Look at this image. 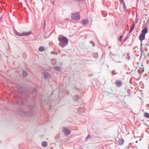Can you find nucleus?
Masks as SVG:
<instances>
[{
	"label": "nucleus",
	"mask_w": 149,
	"mask_h": 149,
	"mask_svg": "<svg viewBox=\"0 0 149 149\" xmlns=\"http://www.w3.org/2000/svg\"><path fill=\"white\" fill-rule=\"evenodd\" d=\"M114 70H113L112 71V73L113 74H117V73H115L114 72Z\"/></svg>",
	"instance_id": "4be33fe9"
},
{
	"label": "nucleus",
	"mask_w": 149,
	"mask_h": 149,
	"mask_svg": "<svg viewBox=\"0 0 149 149\" xmlns=\"http://www.w3.org/2000/svg\"><path fill=\"white\" fill-rule=\"evenodd\" d=\"M134 26H135V24H134L132 26V27L130 29V30L129 31V33H130L134 29Z\"/></svg>",
	"instance_id": "f3484780"
},
{
	"label": "nucleus",
	"mask_w": 149,
	"mask_h": 149,
	"mask_svg": "<svg viewBox=\"0 0 149 149\" xmlns=\"http://www.w3.org/2000/svg\"><path fill=\"white\" fill-rule=\"evenodd\" d=\"M122 38H123V37H122V35L120 36L119 37V40L121 41L122 40Z\"/></svg>",
	"instance_id": "aec40b11"
},
{
	"label": "nucleus",
	"mask_w": 149,
	"mask_h": 149,
	"mask_svg": "<svg viewBox=\"0 0 149 149\" xmlns=\"http://www.w3.org/2000/svg\"><path fill=\"white\" fill-rule=\"evenodd\" d=\"M144 116L146 118H149V114L147 113H144Z\"/></svg>",
	"instance_id": "2eb2a0df"
},
{
	"label": "nucleus",
	"mask_w": 149,
	"mask_h": 149,
	"mask_svg": "<svg viewBox=\"0 0 149 149\" xmlns=\"http://www.w3.org/2000/svg\"><path fill=\"white\" fill-rule=\"evenodd\" d=\"M2 19V18L1 17L0 18V22H1Z\"/></svg>",
	"instance_id": "b1692460"
},
{
	"label": "nucleus",
	"mask_w": 149,
	"mask_h": 149,
	"mask_svg": "<svg viewBox=\"0 0 149 149\" xmlns=\"http://www.w3.org/2000/svg\"><path fill=\"white\" fill-rule=\"evenodd\" d=\"M148 33V30L147 28H144L143 29L141 32V33L145 35L146 34Z\"/></svg>",
	"instance_id": "423d86ee"
},
{
	"label": "nucleus",
	"mask_w": 149,
	"mask_h": 149,
	"mask_svg": "<svg viewBox=\"0 0 149 149\" xmlns=\"http://www.w3.org/2000/svg\"><path fill=\"white\" fill-rule=\"evenodd\" d=\"M141 46H142V42H141Z\"/></svg>",
	"instance_id": "393cba45"
},
{
	"label": "nucleus",
	"mask_w": 149,
	"mask_h": 149,
	"mask_svg": "<svg viewBox=\"0 0 149 149\" xmlns=\"http://www.w3.org/2000/svg\"><path fill=\"white\" fill-rule=\"evenodd\" d=\"M136 22L137 23L138 22V20H136Z\"/></svg>",
	"instance_id": "a878e982"
},
{
	"label": "nucleus",
	"mask_w": 149,
	"mask_h": 149,
	"mask_svg": "<svg viewBox=\"0 0 149 149\" xmlns=\"http://www.w3.org/2000/svg\"><path fill=\"white\" fill-rule=\"evenodd\" d=\"M91 136L89 135H88L87 136L86 138L85 141H87L89 139H90Z\"/></svg>",
	"instance_id": "dca6fc26"
},
{
	"label": "nucleus",
	"mask_w": 149,
	"mask_h": 149,
	"mask_svg": "<svg viewBox=\"0 0 149 149\" xmlns=\"http://www.w3.org/2000/svg\"><path fill=\"white\" fill-rule=\"evenodd\" d=\"M126 58L128 60H129L130 59V56L129 55V54H127V56L126 57Z\"/></svg>",
	"instance_id": "6ab92c4d"
},
{
	"label": "nucleus",
	"mask_w": 149,
	"mask_h": 149,
	"mask_svg": "<svg viewBox=\"0 0 149 149\" xmlns=\"http://www.w3.org/2000/svg\"><path fill=\"white\" fill-rule=\"evenodd\" d=\"M115 84L117 87H120L122 85V82L121 81H116Z\"/></svg>",
	"instance_id": "0eeeda50"
},
{
	"label": "nucleus",
	"mask_w": 149,
	"mask_h": 149,
	"mask_svg": "<svg viewBox=\"0 0 149 149\" xmlns=\"http://www.w3.org/2000/svg\"><path fill=\"white\" fill-rule=\"evenodd\" d=\"M47 145V143L46 141H43L42 143V146L43 147H46Z\"/></svg>",
	"instance_id": "9b49d317"
},
{
	"label": "nucleus",
	"mask_w": 149,
	"mask_h": 149,
	"mask_svg": "<svg viewBox=\"0 0 149 149\" xmlns=\"http://www.w3.org/2000/svg\"><path fill=\"white\" fill-rule=\"evenodd\" d=\"M58 40L59 42V45L62 48L64 47L68 44V40L65 37H59Z\"/></svg>",
	"instance_id": "f257e3e1"
},
{
	"label": "nucleus",
	"mask_w": 149,
	"mask_h": 149,
	"mask_svg": "<svg viewBox=\"0 0 149 149\" xmlns=\"http://www.w3.org/2000/svg\"><path fill=\"white\" fill-rule=\"evenodd\" d=\"M145 35L141 33L139 36V40L140 41H142L145 39Z\"/></svg>",
	"instance_id": "39448f33"
},
{
	"label": "nucleus",
	"mask_w": 149,
	"mask_h": 149,
	"mask_svg": "<svg viewBox=\"0 0 149 149\" xmlns=\"http://www.w3.org/2000/svg\"><path fill=\"white\" fill-rule=\"evenodd\" d=\"M63 132L66 136H67L70 133V131L66 128H64L63 130Z\"/></svg>",
	"instance_id": "20e7f679"
},
{
	"label": "nucleus",
	"mask_w": 149,
	"mask_h": 149,
	"mask_svg": "<svg viewBox=\"0 0 149 149\" xmlns=\"http://www.w3.org/2000/svg\"><path fill=\"white\" fill-rule=\"evenodd\" d=\"M59 52H61V51L60 50H59Z\"/></svg>",
	"instance_id": "bb28decb"
},
{
	"label": "nucleus",
	"mask_w": 149,
	"mask_h": 149,
	"mask_svg": "<svg viewBox=\"0 0 149 149\" xmlns=\"http://www.w3.org/2000/svg\"><path fill=\"white\" fill-rule=\"evenodd\" d=\"M14 33L15 34L19 36H27L30 34L31 33V32L29 31L27 32H23L21 34H19L16 30H15Z\"/></svg>",
	"instance_id": "7ed1b4c3"
},
{
	"label": "nucleus",
	"mask_w": 149,
	"mask_h": 149,
	"mask_svg": "<svg viewBox=\"0 0 149 149\" xmlns=\"http://www.w3.org/2000/svg\"><path fill=\"white\" fill-rule=\"evenodd\" d=\"M88 20L87 19H84L82 21V24L84 25H86L88 23Z\"/></svg>",
	"instance_id": "1a4fd4ad"
},
{
	"label": "nucleus",
	"mask_w": 149,
	"mask_h": 149,
	"mask_svg": "<svg viewBox=\"0 0 149 149\" xmlns=\"http://www.w3.org/2000/svg\"><path fill=\"white\" fill-rule=\"evenodd\" d=\"M38 50L40 52H43L45 50V48L43 47H40L38 49Z\"/></svg>",
	"instance_id": "f8f14e48"
},
{
	"label": "nucleus",
	"mask_w": 149,
	"mask_h": 149,
	"mask_svg": "<svg viewBox=\"0 0 149 149\" xmlns=\"http://www.w3.org/2000/svg\"><path fill=\"white\" fill-rule=\"evenodd\" d=\"M122 3H123L124 2L123 0H119Z\"/></svg>",
	"instance_id": "5701e85b"
},
{
	"label": "nucleus",
	"mask_w": 149,
	"mask_h": 149,
	"mask_svg": "<svg viewBox=\"0 0 149 149\" xmlns=\"http://www.w3.org/2000/svg\"><path fill=\"white\" fill-rule=\"evenodd\" d=\"M71 17L73 20H77L80 19V15L79 13L77 12H75L73 13L71 16Z\"/></svg>",
	"instance_id": "f03ea898"
},
{
	"label": "nucleus",
	"mask_w": 149,
	"mask_h": 149,
	"mask_svg": "<svg viewBox=\"0 0 149 149\" xmlns=\"http://www.w3.org/2000/svg\"><path fill=\"white\" fill-rule=\"evenodd\" d=\"M27 73L25 71H23V75L24 77H25L27 76Z\"/></svg>",
	"instance_id": "4468645a"
},
{
	"label": "nucleus",
	"mask_w": 149,
	"mask_h": 149,
	"mask_svg": "<svg viewBox=\"0 0 149 149\" xmlns=\"http://www.w3.org/2000/svg\"><path fill=\"white\" fill-rule=\"evenodd\" d=\"M51 63L53 65H54L56 63V60L53 58L51 60Z\"/></svg>",
	"instance_id": "9d476101"
},
{
	"label": "nucleus",
	"mask_w": 149,
	"mask_h": 149,
	"mask_svg": "<svg viewBox=\"0 0 149 149\" xmlns=\"http://www.w3.org/2000/svg\"><path fill=\"white\" fill-rule=\"evenodd\" d=\"M54 53H55L56 54V55L57 54V53H56V52H51V54H54Z\"/></svg>",
	"instance_id": "412c9836"
},
{
	"label": "nucleus",
	"mask_w": 149,
	"mask_h": 149,
	"mask_svg": "<svg viewBox=\"0 0 149 149\" xmlns=\"http://www.w3.org/2000/svg\"><path fill=\"white\" fill-rule=\"evenodd\" d=\"M48 75V74L47 73H44V77L45 79H46L47 78Z\"/></svg>",
	"instance_id": "ddd939ff"
},
{
	"label": "nucleus",
	"mask_w": 149,
	"mask_h": 149,
	"mask_svg": "<svg viewBox=\"0 0 149 149\" xmlns=\"http://www.w3.org/2000/svg\"><path fill=\"white\" fill-rule=\"evenodd\" d=\"M55 69L57 71H59L61 70V68L60 67H54Z\"/></svg>",
	"instance_id": "a211bd4d"
},
{
	"label": "nucleus",
	"mask_w": 149,
	"mask_h": 149,
	"mask_svg": "<svg viewBox=\"0 0 149 149\" xmlns=\"http://www.w3.org/2000/svg\"><path fill=\"white\" fill-rule=\"evenodd\" d=\"M124 140L122 138L120 139L118 141L119 144L120 145H122L123 144Z\"/></svg>",
	"instance_id": "6e6552de"
},
{
	"label": "nucleus",
	"mask_w": 149,
	"mask_h": 149,
	"mask_svg": "<svg viewBox=\"0 0 149 149\" xmlns=\"http://www.w3.org/2000/svg\"><path fill=\"white\" fill-rule=\"evenodd\" d=\"M124 40L125 41V40H125V39Z\"/></svg>",
	"instance_id": "cd10ccee"
}]
</instances>
